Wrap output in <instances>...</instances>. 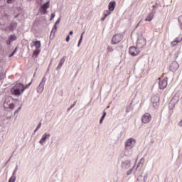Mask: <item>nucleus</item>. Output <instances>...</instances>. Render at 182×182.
Segmentation results:
<instances>
[{
  "label": "nucleus",
  "instance_id": "obj_22",
  "mask_svg": "<svg viewBox=\"0 0 182 182\" xmlns=\"http://www.w3.org/2000/svg\"><path fill=\"white\" fill-rule=\"evenodd\" d=\"M106 114H107V113H106V112H103V115L101 117V119L100 121V124H102V123H103V121L105 120V118L106 117Z\"/></svg>",
  "mask_w": 182,
  "mask_h": 182
},
{
  "label": "nucleus",
  "instance_id": "obj_20",
  "mask_svg": "<svg viewBox=\"0 0 182 182\" xmlns=\"http://www.w3.org/2000/svg\"><path fill=\"white\" fill-rule=\"evenodd\" d=\"M153 18H154V13H151L145 18V21H146V22H151V21H153Z\"/></svg>",
  "mask_w": 182,
  "mask_h": 182
},
{
  "label": "nucleus",
  "instance_id": "obj_36",
  "mask_svg": "<svg viewBox=\"0 0 182 182\" xmlns=\"http://www.w3.org/2000/svg\"><path fill=\"white\" fill-rule=\"evenodd\" d=\"M139 164H141L142 166L144 164V158L140 159Z\"/></svg>",
  "mask_w": 182,
  "mask_h": 182
},
{
  "label": "nucleus",
  "instance_id": "obj_28",
  "mask_svg": "<svg viewBox=\"0 0 182 182\" xmlns=\"http://www.w3.org/2000/svg\"><path fill=\"white\" fill-rule=\"evenodd\" d=\"M136 182H144V181L143 180V176H139L137 178Z\"/></svg>",
  "mask_w": 182,
  "mask_h": 182
},
{
  "label": "nucleus",
  "instance_id": "obj_21",
  "mask_svg": "<svg viewBox=\"0 0 182 182\" xmlns=\"http://www.w3.org/2000/svg\"><path fill=\"white\" fill-rule=\"evenodd\" d=\"M83 35H85V31H83V32L81 33V36H80V40H79L78 44H77L78 48L80 46V45H81V43H82V41H83Z\"/></svg>",
  "mask_w": 182,
  "mask_h": 182
},
{
  "label": "nucleus",
  "instance_id": "obj_46",
  "mask_svg": "<svg viewBox=\"0 0 182 182\" xmlns=\"http://www.w3.org/2000/svg\"><path fill=\"white\" fill-rule=\"evenodd\" d=\"M105 19H106V16H104V17H102V18H101V21H105Z\"/></svg>",
  "mask_w": 182,
  "mask_h": 182
},
{
  "label": "nucleus",
  "instance_id": "obj_34",
  "mask_svg": "<svg viewBox=\"0 0 182 182\" xmlns=\"http://www.w3.org/2000/svg\"><path fill=\"white\" fill-rule=\"evenodd\" d=\"M133 168H134V166L127 171L128 176H130V174H132V171H133Z\"/></svg>",
  "mask_w": 182,
  "mask_h": 182
},
{
  "label": "nucleus",
  "instance_id": "obj_1",
  "mask_svg": "<svg viewBox=\"0 0 182 182\" xmlns=\"http://www.w3.org/2000/svg\"><path fill=\"white\" fill-rule=\"evenodd\" d=\"M25 86L22 83H17L11 88V94L19 97L21 93L25 92Z\"/></svg>",
  "mask_w": 182,
  "mask_h": 182
},
{
  "label": "nucleus",
  "instance_id": "obj_40",
  "mask_svg": "<svg viewBox=\"0 0 182 182\" xmlns=\"http://www.w3.org/2000/svg\"><path fill=\"white\" fill-rule=\"evenodd\" d=\"M65 41H66V42H69V41H70V36L68 35Z\"/></svg>",
  "mask_w": 182,
  "mask_h": 182
},
{
  "label": "nucleus",
  "instance_id": "obj_50",
  "mask_svg": "<svg viewBox=\"0 0 182 182\" xmlns=\"http://www.w3.org/2000/svg\"><path fill=\"white\" fill-rule=\"evenodd\" d=\"M139 25H140V22L136 25V28H137V26H139Z\"/></svg>",
  "mask_w": 182,
  "mask_h": 182
},
{
  "label": "nucleus",
  "instance_id": "obj_42",
  "mask_svg": "<svg viewBox=\"0 0 182 182\" xmlns=\"http://www.w3.org/2000/svg\"><path fill=\"white\" fill-rule=\"evenodd\" d=\"M147 178H148L147 175H145V176L143 177V181H144V182H146V181L147 180Z\"/></svg>",
  "mask_w": 182,
  "mask_h": 182
},
{
  "label": "nucleus",
  "instance_id": "obj_18",
  "mask_svg": "<svg viewBox=\"0 0 182 182\" xmlns=\"http://www.w3.org/2000/svg\"><path fill=\"white\" fill-rule=\"evenodd\" d=\"M18 171V166H16L14 172H13V175L11 177V181L14 182L16 181V172Z\"/></svg>",
  "mask_w": 182,
  "mask_h": 182
},
{
  "label": "nucleus",
  "instance_id": "obj_45",
  "mask_svg": "<svg viewBox=\"0 0 182 182\" xmlns=\"http://www.w3.org/2000/svg\"><path fill=\"white\" fill-rule=\"evenodd\" d=\"M12 1L14 0H7V4H12Z\"/></svg>",
  "mask_w": 182,
  "mask_h": 182
},
{
  "label": "nucleus",
  "instance_id": "obj_47",
  "mask_svg": "<svg viewBox=\"0 0 182 182\" xmlns=\"http://www.w3.org/2000/svg\"><path fill=\"white\" fill-rule=\"evenodd\" d=\"M69 35H73V31H70L69 32Z\"/></svg>",
  "mask_w": 182,
  "mask_h": 182
},
{
  "label": "nucleus",
  "instance_id": "obj_8",
  "mask_svg": "<svg viewBox=\"0 0 182 182\" xmlns=\"http://www.w3.org/2000/svg\"><path fill=\"white\" fill-rule=\"evenodd\" d=\"M129 52L132 56H137V55L140 53V48H137V47L136 48L135 46H132L129 48Z\"/></svg>",
  "mask_w": 182,
  "mask_h": 182
},
{
  "label": "nucleus",
  "instance_id": "obj_48",
  "mask_svg": "<svg viewBox=\"0 0 182 182\" xmlns=\"http://www.w3.org/2000/svg\"><path fill=\"white\" fill-rule=\"evenodd\" d=\"M17 49H18V48H16L14 49V50L13 51V53H16Z\"/></svg>",
  "mask_w": 182,
  "mask_h": 182
},
{
  "label": "nucleus",
  "instance_id": "obj_43",
  "mask_svg": "<svg viewBox=\"0 0 182 182\" xmlns=\"http://www.w3.org/2000/svg\"><path fill=\"white\" fill-rule=\"evenodd\" d=\"M152 8H153V12H156V11H155L154 9H156V8H157V6L154 5V6H152Z\"/></svg>",
  "mask_w": 182,
  "mask_h": 182
},
{
  "label": "nucleus",
  "instance_id": "obj_44",
  "mask_svg": "<svg viewBox=\"0 0 182 182\" xmlns=\"http://www.w3.org/2000/svg\"><path fill=\"white\" fill-rule=\"evenodd\" d=\"M14 55H15V53H12L11 54H10L9 55V58H12V56H14Z\"/></svg>",
  "mask_w": 182,
  "mask_h": 182
},
{
  "label": "nucleus",
  "instance_id": "obj_26",
  "mask_svg": "<svg viewBox=\"0 0 182 182\" xmlns=\"http://www.w3.org/2000/svg\"><path fill=\"white\" fill-rule=\"evenodd\" d=\"M76 103H77V101H75L72 105L69 108L67 109V112H69L73 107H75L76 106Z\"/></svg>",
  "mask_w": 182,
  "mask_h": 182
},
{
  "label": "nucleus",
  "instance_id": "obj_38",
  "mask_svg": "<svg viewBox=\"0 0 182 182\" xmlns=\"http://www.w3.org/2000/svg\"><path fill=\"white\" fill-rule=\"evenodd\" d=\"M39 52H41L39 50H36L35 51H33V55H39Z\"/></svg>",
  "mask_w": 182,
  "mask_h": 182
},
{
  "label": "nucleus",
  "instance_id": "obj_24",
  "mask_svg": "<svg viewBox=\"0 0 182 182\" xmlns=\"http://www.w3.org/2000/svg\"><path fill=\"white\" fill-rule=\"evenodd\" d=\"M41 127H42V122H40L37 127L36 128V129L33 132V134H35V133H36V132H38V130H39L41 129Z\"/></svg>",
  "mask_w": 182,
  "mask_h": 182
},
{
  "label": "nucleus",
  "instance_id": "obj_29",
  "mask_svg": "<svg viewBox=\"0 0 182 182\" xmlns=\"http://www.w3.org/2000/svg\"><path fill=\"white\" fill-rule=\"evenodd\" d=\"M129 112H132V106L129 105L126 108V113H129Z\"/></svg>",
  "mask_w": 182,
  "mask_h": 182
},
{
  "label": "nucleus",
  "instance_id": "obj_13",
  "mask_svg": "<svg viewBox=\"0 0 182 182\" xmlns=\"http://www.w3.org/2000/svg\"><path fill=\"white\" fill-rule=\"evenodd\" d=\"M124 154L126 157H132V156H133V148H127L124 146Z\"/></svg>",
  "mask_w": 182,
  "mask_h": 182
},
{
  "label": "nucleus",
  "instance_id": "obj_4",
  "mask_svg": "<svg viewBox=\"0 0 182 182\" xmlns=\"http://www.w3.org/2000/svg\"><path fill=\"white\" fill-rule=\"evenodd\" d=\"M146 46V39L143 36H139L136 41L137 49H143Z\"/></svg>",
  "mask_w": 182,
  "mask_h": 182
},
{
  "label": "nucleus",
  "instance_id": "obj_30",
  "mask_svg": "<svg viewBox=\"0 0 182 182\" xmlns=\"http://www.w3.org/2000/svg\"><path fill=\"white\" fill-rule=\"evenodd\" d=\"M178 43L176 42V40H174L173 41H172V42L171 43V46L174 47V46H177V44H178Z\"/></svg>",
  "mask_w": 182,
  "mask_h": 182
},
{
  "label": "nucleus",
  "instance_id": "obj_52",
  "mask_svg": "<svg viewBox=\"0 0 182 182\" xmlns=\"http://www.w3.org/2000/svg\"><path fill=\"white\" fill-rule=\"evenodd\" d=\"M29 85H31V82L28 84V86H29Z\"/></svg>",
  "mask_w": 182,
  "mask_h": 182
},
{
  "label": "nucleus",
  "instance_id": "obj_19",
  "mask_svg": "<svg viewBox=\"0 0 182 182\" xmlns=\"http://www.w3.org/2000/svg\"><path fill=\"white\" fill-rule=\"evenodd\" d=\"M33 46H31V48H33V46H35V48L36 49H39V48H41V41H33Z\"/></svg>",
  "mask_w": 182,
  "mask_h": 182
},
{
  "label": "nucleus",
  "instance_id": "obj_11",
  "mask_svg": "<svg viewBox=\"0 0 182 182\" xmlns=\"http://www.w3.org/2000/svg\"><path fill=\"white\" fill-rule=\"evenodd\" d=\"M142 122H144L145 124H147V123H150L151 122V115L149 113H145L142 117H141Z\"/></svg>",
  "mask_w": 182,
  "mask_h": 182
},
{
  "label": "nucleus",
  "instance_id": "obj_9",
  "mask_svg": "<svg viewBox=\"0 0 182 182\" xmlns=\"http://www.w3.org/2000/svg\"><path fill=\"white\" fill-rule=\"evenodd\" d=\"M151 102L153 104L154 107H158L159 105H160V97H159V95H154L151 97Z\"/></svg>",
  "mask_w": 182,
  "mask_h": 182
},
{
  "label": "nucleus",
  "instance_id": "obj_6",
  "mask_svg": "<svg viewBox=\"0 0 182 182\" xmlns=\"http://www.w3.org/2000/svg\"><path fill=\"white\" fill-rule=\"evenodd\" d=\"M134 146H136V139H134V138H129L126 140L124 147L133 149Z\"/></svg>",
  "mask_w": 182,
  "mask_h": 182
},
{
  "label": "nucleus",
  "instance_id": "obj_25",
  "mask_svg": "<svg viewBox=\"0 0 182 182\" xmlns=\"http://www.w3.org/2000/svg\"><path fill=\"white\" fill-rule=\"evenodd\" d=\"M58 31V25L55 24L53 29H52V31H51V33H56V31Z\"/></svg>",
  "mask_w": 182,
  "mask_h": 182
},
{
  "label": "nucleus",
  "instance_id": "obj_12",
  "mask_svg": "<svg viewBox=\"0 0 182 182\" xmlns=\"http://www.w3.org/2000/svg\"><path fill=\"white\" fill-rule=\"evenodd\" d=\"M50 138V134H48V133H45L44 134H43L41 139L39 141L40 144H41V146H44L45 144L46 143V140H48V139Z\"/></svg>",
  "mask_w": 182,
  "mask_h": 182
},
{
  "label": "nucleus",
  "instance_id": "obj_5",
  "mask_svg": "<svg viewBox=\"0 0 182 182\" xmlns=\"http://www.w3.org/2000/svg\"><path fill=\"white\" fill-rule=\"evenodd\" d=\"M123 41V35L122 34H115L112 39V45H117V43H120Z\"/></svg>",
  "mask_w": 182,
  "mask_h": 182
},
{
  "label": "nucleus",
  "instance_id": "obj_49",
  "mask_svg": "<svg viewBox=\"0 0 182 182\" xmlns=\"http://www.w3.org/2000/svg\"><path fill=\"white\" fill-rule=\"evenodd\" d=\"M15 181H14V182H15ZM9 182H13V181L11 180V178H9Z\"/></svg>",
  "mask_w": 182,
  "mask_h": 182
},
{
  "label": "nucleus",
  "instance_id": "obj_37",
  "mask_svg": "<svg viewBox=\"0 0 182 182\" xmlns=\"http://www.w3.org/2000/svg\"><path fill=\"white\" fill-rule=\"evenodd\" d=\"M55 16H56V14H55V13L52 14H51V16H50V21H53V18H55Z\"/></svg>",
  "mask_w": 182,
  "mask_h": 182
},
{
  "label": "nucleus",
  "instance_id": "obj_2",
  "mask_svg": "<svg viewBox=\"0 0 182 182\" xmlns=\"http://www.w3.org/2000/svg\"><path fill=\"white\" fill-rule=\"evenodd\" d=\"M50 5V1H48L40 6L39 11L41 15H46V14H48V9L49 8Z\"/></svg>",
  "mask_w": 182,
  "mask_h": 182
},
{
  "label": "nucleus",
  "instance_id": "obj_23",
  "mask_svg": "<svg viewBox=\"0 0 182 182\" xmlns=\"http://www.w3.org/2000/svg\"><path fill=\"white\" fill-rule=\"evenodd\" d=\"M9 39L11 40V42H14V41H16V36L11 35L9 36Z\"/></svg>",
  "mask_w": 182,
  "mask_h": 182
},
{
  "label": "nucleus",
  "instance_id": "obj_14",
  "mask_svg": "<svg viewBox=\"0 0 182 182\" xmlns=\"http://www.w3.org/2000/svg\"><path fill=\"white\" fill-rule=\"evenodd\" d=\"M132 161L129 159L124 160L122 162V168L123 170H127L131 166Z\"/></svg>",
  "mask_w": 182,
  "mask_h": 182
},
{
  "label": "nucleus",
  "instance_id": "obj_17",
  "mask_svg": "<svg viewBox=\"0 0 182 182\" xmlns=\"http://www.w3.org/2000/svg\"><path fill=\"white\" fill-rule=\"evenodd\" d=\"M109 11L113 12L114 11V8H116V1H112L108 4Z\"/></svg>",
  "mask_w": 182,
  "mask_h": 182
},
{
  "label": "nucleus",
  "instance_id": "obj_7",
  "mask_svg": "<svg viewBox=\"0 0 182 182\" xmlns=\"http://www.w3.org/2000/svg\"><path fill=\"white\" fill-rule=\"evenodd\" d=\"M46 82V77H43L40 85L37 87L38 93H42L45 89V83Z\"/></svg>",
  "mask_w": 182,
  "mask_h": 182
},
{
  "label": "nucleus",
  "instance_id": "obj_32",
  "mask_svg": "<svg viewBox=\"0 0 182 182\" xmlns=\"http://www.w3.org/2000/svg\"><path fill=\"white\" fill-rule=\"evenodd\" d=\"M15 107V105L14 103L9 104V109H11V110Z\"/></svg>",
  "mask_w": 182,
  "mask_h": 182
},
{
  "label": "nucleus",
  "instance_id": "obj_41",
  "mask_svg": "<svg viewBox=\"0 0 182 182\" xmlns=\"http://www.w3.org/2000/svg\"><path fill=\"white\" fill-rule=\"evenodd\" d=\"M7 45H11L12 43V41H11L9 38L6 41Z\"/></svg>",
  "mask_w": 182,
  "mask_h": 182
},
{
  "label": "nucleus",
  "instance_id": "obj_31",
  "mask_svg": "<svg viewBox=\"0 0 182 182\" xmlns=\"http://www.w3.org/2000/svg\"><path fill=\"white\" fill-rule=\"evenodd\" d=\"M175 41H176V42H177L178 43H180V42L182 41V38H181V37H177V38L175 39Z\"/></svg>",
  "mask_w": 182,
  "mask_h": 182
},
{
  "label": "nucleus",
  "instance_id": "obj_27",
  "mask_svg": "<svg viewBox=\"0 0 182 182\" xmlns=\"http://www.w3.org/2000/svg\"><path fill=\"white\" fill-rule=\"evenodd\" d=\"M110 14H111V11L109 10V11L105 10L104 11V16H105V18H107V16L110 15Z\"/></svg>",
  "mask_w": 182,
  "mask_h": 182
},
{
  "label": "nucleus",
  "instance_id": "obj_51",
  "mask_svg": "<svg viewBox=\"0 0 182 182\" xmlns=\"http://www.w3.org/2000/svg\"><path fill=\"white\" fill-rule=\"evenodd\" d=\"M7 119H11V117H7Z\"/></svg>",
  "mask_w": 182,
  "mask_h": 182
},
{
  "label": "nucleus",
  "instance_id": "obj_15",
  "mask_svg": "<svg viewBox=\"0 0 182 182\" xmlns=\"http://www.w3.org/2000/svg\"><path fill=\"white\" fill-rule=\"evenodd\" d=\"M179 66L180 65H178V63L176 61H173L170 65V70L171 72H176V70H178Z\"/></svg>",
  "mask_w": 182,
  "mask_h": 182
},
{
  "label": "nucleus",
  "instance_id": "obj_35",
  "mask_svg": "<svg viewBox=\"0 0 182 182\" xmlns=\"http://www.w3.org/2000/svg\"><path fill=\"white\" fill-rule=\"evenodd\" d=\"M21 109H22V107H21L17 108V109L14 112V114H16V113H19V112H21Z\"/></svg>",
  "mask_w": 182,
  "mask_h": 182
},
{
  "label": "nucleus",
  "instance_id": "obj_16",
  "mask_svg": "<svg viewBox=\"0 0 182 182\" xmlns=\"http://www.w3.org/2000/svg\"><path fill=\"white\" fill-rule=\"evenodd\" d=\"M65 60H66V57L65 56L62 57V58L60 60V63L58 65L56 68V70H60V69H62V66L65 65Z\"/></svg>",
  "mask_w": 182,
  "mask_h": 182
},
{
  "label": "nucleus",
  "instance_id": "obj_33",
  "mask_svg": "<svg viewBox=\"0 0 182 182\" xmlns=\"http://www.w3.org/2000/svg\"><path fill=\"white\" fill-rule=\"evenodd\" d=\"M107 50H108V52H113V47H112V46H109L108 47H107Z\"/></svg>",
  "mask_w": 182,
  "mask_h": 182
},
{
  "label": "nucleus",
  "instance_id": "obj_3",
  "mask_svg": "<svg viewBox=\"0 0 182 182\" xmlns=\"http://www.w3.org/2000/svg\"><path fill=\"white\" fill-rule=\"evenodd\" d=\"M179 101H180V97H178V95H175L174 97L171 99L168 105L170 110H173L176 105H177V103H178Z\"/></svg>",
  "mask_w": 182,
  "mask_h": 182
},
{
  "label": "nucleus",
  "instance_id": "obj_10",
  "mask_svg": "<svg viewBox=\"0 0 182 182\" xmlns=\"http://www.w3.org/2000/svg\"><path fill=\"white\" fill-rule=\"evenodd\" d=\"M158 83H159V89H161V90H163V89H166V87H167V80H166L164 78H159Z\"/></svg>",
  "mask_w": 182,
  "mask_h": 182
},
{
  "label": "nucleus",
  "instance_id": "obj_39",
  "mask_svg": "<svg viewBox=\"0 0 182 182\" xmlns=\"http://www.w3.org/2000/svg\"><path fill=\"white\" fill-rule=\"evenodd\" d=\"M59 23H60V18H58V20L55 23V25H59Z\"/></svg>",
  "mask_w": 182,
  "mask_h": 182
}]
</instances>
